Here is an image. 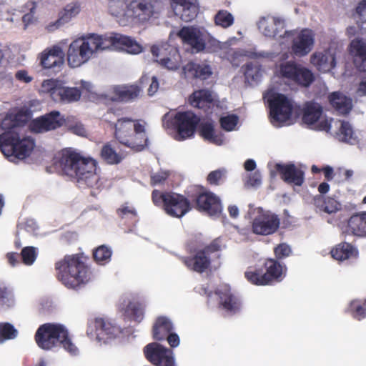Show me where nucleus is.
I'll use <instances>...</instances> for the list:
<instances>
[{"label":"nucleus","instance_id":"nucleus-1","mask_svg":"<svg viewBox=\"0 0 366 366\" xmlns=\"http://www.w3.org/2000/svg\"><path fill=\"white\" fill-rule=\"evenodd\" d=\"M56 164L64 174L75 179L79 187L99 189L102 186L96 172L97 162L92 158L84 157L71 148H66L61 150Z\"/></svg>","mask_w":366,"mask_h":366},{"label":"nucleus","instance_id":"nucleus-2","mask_svg":"<svg viewBox=\"0 0 366 366\" xmlns=\"http://www.w3.org/2000/svg\"><path fill=\"white\" fill-rule=\"evenodd\" d=\"M88 261L83 253L65 255L55 263L57 280L69 289L79 290L91 279Z\"/></svg>","mask_w":366,"mask_h":366},{"label":"nucleus","instance_id":"nucleus-3","mask_svg":"<svg viewBox=\"0 0 366 366\" xmlns=\"http://www.w3.org/2000/svg\"><path fill=\"white\" fill-rule=\"evenodd\" d=\"M102 36L90 34L76 38L71 42L66 52V59L70 67H79L95 57L99 51L109 47Z\"/></svg>","mask_w":366,"mask_h":366},{"label":"nucleus","instance_id":"nucleus-4","mask_svg":"<svg viewBox=\"0 0 366 366\" xmlns=\"http://www.w3.org/2000/svg\"><path fill=\"white\" fill-rule=\"evenodd\" d=\"M34 340L42 350H50L57 346H62L71 354L77 352L76 347L72 343L66 328L61 324L45 323L39 327Z\"/></svg>","mask_w":366,"mask_h":366},{"label":"nucleus","instance_id":"nucleus-5","mask_svg":"<svg viewBox=\"0 0 366 366\" xmlns=\"http://www.w3.org/2000/svg\"><path fill=\"white\" fill-rule=\"evenodd\" d=\"M114 137L118 142L136 152H141L148 145L144 126L132 118L119 119L114 125Z\"/></svg>","mask_w":366,"mask_h":366},{"label":"nucleus","instance_id":"nucleus-6","mask_svg":"<svg viewBox=\"0 0 366 366\" xmlns=\"http://www.w3.org/2000/svg\"><path fill=\"white\" fill-rule=\"evenodd\" d=\"M224 247L222 239L217 237L203 247L194 249L192 255L183 257L181 259L189 270L202 274L210 269L213 261L220 259Z\"/></svg>","mask_w":366,"mask_h":366},{"label":"nucleus","instance_id":"nucleus-7","mask_svg":"<svg viewBox=\"0 0 366 366\" xmlns=\"http://www.w3.org/2000/svg\"><path fill=\"white\" fill-rule=\"evenodd\" d=\"M287 274V267L274 258L265 259L261 267L254 270H247L244 277L254 285H271L281 282Z\"/></svg>","mask_w":366,"mask_h":366},{"label":"nucleus","instance_id":"nucleus-8","mask_svg":"<svg viewBox=\"0 0 366 366\" xmlns=\"http://www.w3.org/2000/svg\"><path fill=\"white\" fill-rule=\"evenodd\" d=\"M154 204L164 209L169 216L181 218L192 208V204L184 195L173 192H162L154 189L152 192Z\"/></svg>","mask_w":366,"mask_h":366},{"label":"nucleus","instance_id":"nucleus-9","mask_svg":"<svg viewBox=\"0 0 366 366\" xmlns=\"http://www.w3.org/2000/svg\"><path fill=\"white\" fill-rule=\"evenodd\" d=\"M34 147V140L29 137L21 139L18 131H4L0 134V149L7 155L24 159L30 155Z\"/></svg>","mask_w":366,"mask_h":366},{"label":"nucleus","instance_id":"nucleus-10","mask_svg":"<svg viewBox=\"0 0 366 366\" xmlns=\"http://www.w3.org/2000/svg\"><path fill=\"white\" fill-rule=\"evenodd\" d=\"M280 74L282 78L305 88L309 87L315 79V74L310 69L295 61L282 64L280 66Z\"/></svg>","mask_w":366,"mask_h":366},{"label":"nucleus","instance_id":"nucleus-11","mask_svg":"<svg viewBox=\"0 0 366 366\" xmlns=\"http://www.w3.org/2000/svg\"><path fill=\"white\" fill-rule=\"evenodd\" d=\"M149 80V76L143 75L139 79L141 86L137 84L113 86L102 97L105 100L110 102H127L132 101L139 96L142 87L144 86V84H147Z\"/></svg>","mask_w":366,"mask_h":366},{"label":"nucleus","instance_id":"nucleus-12","mask_svg":"<svg viewBox=\"0 0 366 366\" xmlns=\"http://www.w3.org/2000/svg\"><path fill=\"white\" fill-rule=\"evenodd\" d=\"M159 0H132L127 5L126 16L129 22L136 21L144 23L148 21L157 12Z\"/></svg>","mask_w":366,"mask_h":366},{"label":"nucleus","instance_id":"nucleus-13","mask_svg":"<svg viewBox=\"0 0 366 366\" xmlns=\"http://www.w3.org/2000/svg\"><path fill=\"white\" fill-rule=\"evenodd\" d=\"M267 102L272 123H283L290 119L293 106L285 95L279 93L273 94Z\"/></svg>","mask_w":366,"mask_h":366},{"label":"nucleus","instance_id":"nucleus-14","mask_svg":"<svg viewBox=\"0 0 366 366\" xmlns=\"http://www.w3.org/2000/svg\"><path fill=\"white\" fill-rule=\"evenodd\" d=\"M199 121L200 119L191 111L177 112L174 119V126L177 132L175 139L182 141L192 137Z\"/></svg>","mask_w":366,"mask_h":366},{"label":"nucleus","instance_id":"nucleus-15","mask_svg":"<svg viewBox=\"0 0 366 366\" xmlns=\"http://www.w3.org/2000/svg\"><path fill=\"white\" fill-rule=\"evenodd\" d=\"M146 359L154 366H176L172 350L157 342H152L144 348Z\"/></svg>","mask_w":366,"mask_h":366},{"label":"nucleus","instance_id":"nucleus-16","mask_svg":"<svg viewBox=\"0 0 366 366\" xmlns=\"http://www.w3.org/2000/svg\"><path fill=\"white\" fill-rule=\"evenodd\" d=\"M66 123L64 116L56 110L51 111L36 119L30 123V129L34 133H44L55 130Z\"/></svg>","mask_w":366,"mask_h":366},{"label":"nucleus","instance_id":"nucleus-17","mask_svg":"<svg viewBox=\"0 0 366 366\" xmlns=\"http://www.w3.org/2000/svg\"><path fill=\"white\" fill-rule=\"evenodd\" d=\"M280 225L279 217L269 211L260 212L253 219L252 230L258 235H270L274 234Z\"/></svg>","mask_w":366,"mask_h":366},{"label":"nucleus","instance_id":"nucleus-18","mask_svg":"<svg viewBox=\"0 0 366 366\" xmlns=\"http://www.w3.org/2000/svg\"><path fill=\"white\" fill-rule=\"evenodd\" d=\"M285 21L279 16L267 15L260 19L258 23L259 29L265 36L281 38L289 36L292 31L285 30Z\"/></svg>","mask_w":366,"mask_h":366},{"label":"nucleus","instance_id":"nucleus-19","mask_svg":"<svg viewBox=\"0 0 366 366\" xmlns=\"http://www.w3.org/2000/svg\"><path fill=\"white\" fill-rule=\"evenodd\" d=\"M195 208L209 216H219L222 212L220 198L211 192H202L194 199Z\"/></svg>","mask_w":366,"mask_h":366},{"label":"nucleus","instance_id":"nucleus-20","mask_svg":"<svg viewBox=\"0 0 366 366\" xmlns=\"http://www.w3.org/2000/svg\"><path fill=\"white\" fill-rule=\"evenodd\" d=\"M218 297V307L224 310L227 315H234L239 313L242 309V301L240 298L234 294L231 289L224 286L214 291Z\"/></svg>","mask_w":366,"mask_h":366},{"label":"nucleus","instance_id":"nucleus-21","mask_svg":"<svg viewBox=\"0 0 366 366\" xmlns=\"http://www.w3.org/2000/svg\"><path fill=\"white\" fill-rule=\"evenodd\" d=\"M177 35L196 52L204 51L206 35L200 29L194 26H184L178 31Z\"/></svg>","mask_w":366,"mask_h":366},{"label":"nucleus","instance_id":"nucleus-22","mask_svg":"<svg viewBox=\"0 0 366 366\" xmlns=\"http://www.w3.org/2000/svg\"><path fill=\"white\" fill-rule=\"evenodd\" d=\"M119 328L109 320L97 317L88 323L86 333L90 336H96L99 340L115 336L119 332Z\"/></svg>","mask_w":366,"mask_h":366},{"label":"nucleus","instance_id":"nucleus-23","mask_svg":"<svg viewBox=\"0 0 366 366\" xmlns=\"http://www.w3.org/2000/svg\"><path fill=\"white\" fill-rule=\"evenodd\" d=\"M314 43L312 31L310 29H302L293 38L291 51L296 56H305L312 51Z\"/></svg>","mask_w":366,"mask_h":366},{"label":"nucleus","instance_id":"nucleus-24","mask_svg":"<svg viewBox=\"0 0 366 366\" xmlns=\"http://www.w3.org/2000/svg\"><path fill=\"white\" fill-rule=\"evenodd\" d=\"M65 54L61 46L54 45L44 50L40 56V64L44 69H59L64 62Z\"/></svg>","mask_w":366,"mask_h":366},{"label":"nucleus","instance_id":"nucleus-25","mask_svg":"<svg viewBox=\"0 0 366 366\" xmlns=\"http://www.w3.org/2000/svg\"><path fill=\"white\" fill-rule=\"evenodd\" d=\"M145 304L139 300L123 299L119 304V310L123 315L137 322H141L144 316Z\"/></svg>","mask_w":366,"mask_h":366},{"label":"nucleus","instance_id":"nucleus-26","mask_svg":"<svg viewBox=\"0 0 366 366\" xmlns=\"http://www.w3.org/2000/svg\"><path fill=\"white\" fill-rule=\"evenodd\" d=\"M172 3L175 14L185 22L192 21L199 13L198 0H172Z\"/></svg>","mask_w":366,"mask_h":366},{"label":"nucleus","instance_id":"nucleus-27","mask_svg":"<svg viewBox=\"0 0 366 366\" xmlns=\"http://www.w3.org/2000/svg\"><path fill=\"white\" fill-rule=\"evenodd\" d=\"M310 62L319 71L328 72L336 66L335 54L330 49L315 51L310 56Z\"/></svg>","mask_w":366,"mask_h":366},{"label":"nucleus","instance_id":"nucleus-28","mask_svg":"<svg viewBox=\"0 0 366 366\" xmlns=\"http://www.w3.org/2000/svg\"><path fill=\"white\" fill-rule=\"evenodd\" d=\"M275 169L284 182L296 186H301L304 183V172L294 164H276Z\"/></svg>","mask_w":366,"mask_h":366},{"label":"nucleus","instance_id":"nucleus-29","mask_svg":"<svg viewBox=\"0 0 366 366\" xmlns=\"http://www.w3.org/2000/svg\"><path fill=\"white\" fill-rule=\"evenodd\" d=\"M50 96L56 102L71 103L80 99L81 92L76 87L56 85L51 88Z\"/></svg>","mask_w":366,"mask_h":366},{"label":"nucleus","instance_id":"nucleus-30","mask_svg":"<svg viewBox=\"0 0 366 366\" xmlns=\"http://www.w3.org/2000/svg\"><path fill=\"white\" fill-rule=\"evenodd\" d=\"M349 52L353 57V63L359 71H366V43L362 39L352 40L349 46Z\"/></svg>","mask_w":366,"mask_h":366},{"label":"nucleus","instance_id":"nucleus-31","mask_svg":"<svg viewBox=\"0 0 366 366\" xmlns=\"http://www.w3.org/2000/svg\"><path fill=\"white\" fill-rule=\"evenodd\" d=\"M80 11V6L78 3H71L67 4L62 11L58 14V19L49 23L46 27V30L52 32L65 24L68 23L73 17L76 16Z\"/></svg>","mask_w":366,"mask_h":366},{"label":"nucleus","instance_id":"nucleus-32","mask_svg":"<svg viewBox=\"0 0 366 366\" xmlns=\"http://www.w3.org/2000/svg\"><path fill=\"white\" fill-rule=\"evenodd\" d=\"M328 101L331 107L341 114H347L352 108V99L340 92L330 94Z\"/></svg>","mask_w":366,"mask_h":366},{"label":"nucleus","instance_id":"nucleus-33","mask_svg":"<svg viewBox=\"0 0 366 366\" xmlns=\"http://www.w3.org/2000/svg\"><path fill=\"white\" fill-rule=\"evenodd\" d=\"M174 329L171 320L166 316L157 317L152 327V337L157 341L165 340L167 335Z\"/></svg>","mask_w":366,"mask_h":366},{"label":"nucleus","instance_id":"nucleus-34","mask_svg":"<svg viewBox=\"0 0 366 366\" xmlns=\"http://www.w3.org/2000/svg\"><path fill=\"white\" fill-rule=\"evenodd\" d=\"M347 233L360 237L366 235V212L352 214L347 220Z\"/></svg>","mask_w":366,"mask_h":366},{"label":"nucleus","instance_id":"nucleus-35","mask_svg":"<svg viewBox=\"0 0 366 366\" xmlns=\"http://www.w3.org/2000/svg\"><path fill=\"white\" fill-rule=\"evenodd\" d=\"M112 45L119 46L130 54H139L142 51V46L134 39L129 36L116 34L110 37Z\"/></svg>","mask_w":366,"mask_h":366},{"label":"nucleus","instance_id":"nucleus-36","mask_svg":"<svg viewBox=\"0 0 366 366\" xmlns=\"http://www.w3.org/2000/svg\"><path fill=\"white\" fill-rule=\"evenodd\" d=\"M192 106L199 108H209L214 102L212 93L209 89H202L194 91L189 98Z\"/></svg>","mask_w":366,"mask_h":366},{"label":"nucleus","instance_id":"nucleus-37","mask_svg":"<svg viewBox=\"0 0 366 366\" xmlns=\"http://www.w3.org/2000/svg\"><path fill=\"white\" fill-rule=\"evenodd\" d=\"M322 112V107L320 104L307 102L303 108L302 120L307 125H313L320 119Z\"/></svg>","mask_w":366,"mask_h":366},{"label":"nucleus","instance_id":"nucleus-38","mask_svg":"<svg viewBox=\"0 0 366 366\" xmlns=\"http://www.w3.org/2000/svg\"><path fill=\"white\" fill-rule=\"evenodd\" d=\"M330 254L335 259L342 262L357 257V250L351 244L343 242L333 247Z\"/></svg>","mask_w":366,"mask_h":366},{"label":"nucleus","instance_id":"nucleus-39","mask_svg":"<svg viewBox=\"0 0 366 366\" xmlns=\"http://www.w3.org/2000/svg\"><path fill=\"white\" fill-rule=\"evenodd\" d=\"M184 71L189 76L202 80L208 79L212 74L209 65L200 64L193 61L187 63L184 66Z\"/></svg>","mask_w":366,"mask_h":366},{"label":"nucleus","instance_id":"nucleus-40","mask_svg":"<svg viewBox=\"0 0 366 366\" xmlns=\"http://www.w3.org/2000/svg\"><path fill=\"white\" fill-rule=\"evenodd\" d=\"M127 5L125 0H109L108 2L109 13L117 18L122 24H127L129 22L126 14L127 13Z\"/></svg>","mask_w":366,"mask_h":366},{"label":"nucleus","instance_id":"nucleus-41","mask_svg":"<svg viewBox=\"0 0 366 366\" xmlns=\"http://www.w3.org/2000/svg\"><path fill=\"white\" fill-rule=\"evenodd\" d=\"M313 202L315 206L320 211L328 214L335 213L340 209V204L335 199L326 197L322 194L315 196Z\"/></svg>","mask_w":366,"mask_h":366},{"label":"nucleus","instance_id":"nucleus-42","mask_svg":"<svg viewBox=\"0 0 366 366\" xmlns=\"http://www.w3.org/2000/svg\"><path fill=\"white\" fill-rule=\"evenodd\" d=\"M27 122L26 114L19 111L14 115L6 116L1 123V127L4 131H17L19 126Z\"/></svg>","mask_w":366,"mask_h":366},{"label":"nucleus","instance_id":"nucleus-43","mask_svg":"<svg viewBox=\"0 0 366 366\" xmlns=\"http://www.w3.org/2000/svg\"><path fill=\"white\" fill-rule=\"evenodd\" d=\"M199 135L205 140L211 143L221 145L223 144V136L220 134H216L214 125L211 122L201 124L199 129Z\"/></svg>","mask_w":366,"mask_h":366},{"label":"nucleus","instance_id":"nucleus-44","mask_svg":"<svg viewBox=\"0 0 366 366\" xmlns=\"http://www.w3.org/2000/svg\"><path fill=\"white\" fill-rule=\"evenodd\" d=\"M100 157L108 164H118L124 159V156L117 153L109 143L102 147Z\"/></svg>","mask_w":366,"mask_h":366},{"label":"nucleus","instance_id":"nucleus-45","mask_svg":"<svg viewBox=\"0 0 366 366\" xmlns=\"http://www.w3.org/2000/svg\"><path fill=\"white\" fill-rule=\"evenodd\" d=\"M112 248L102 244L93 249L92 256L94 262L99 265H105L111 261Z\"/></svg>","mask_w":366,"mask_h":366},{"label":"nucleus","instance_id":"nucleus-46","mask_svg":"<svg viewBox=\"0 0 366 366\" xmlns=\"http://www.w3.org/2000/svg\"><path fill=\"white\" fill-rule=\"evenodd\" d=\"M244 75L246 81L249 84L257 83L262 77L261 65L252 62L247 63L244 66Z\"/></svg>","mask_w":366,"mask_h":366},{"label":"nucleus","instance_id":"nucleus-47","mask_svg":"<svg viewBox=\"0 0 366 366\" xmlns=\"http://www.w3.org/2000/svg\"><path fill=\"white\" fill-rule=\"evenodd\" d=\"M151 51L154 57L156 58V61L169 70H177L179 68V64L176 61H174L169 57H160V54L162 53V49L158 46H152Z\"/></svg>","mask_w":366,"mask_h":366},{"label":"nucleus","instance_id":"nucleus-48","mask_svg":"<svg viewBox=\"0 0 366 366\" xmlns=\"http://www.w3.org/2000/svg\"><path fill=\"white\" fill-rule=\"evenodd\" d=\"M14 305L12 291L4 284H0V307L8 309Z\"/></svg>","mask_w":366,"mask_h":366},{"label":"nucleus","instance_id":"nucleus-49","mask_svg":"<svg viewBox=\"0 0 366 366\" xmlns=\"http://www.w3.org/2000/svg\"><path fill=\"white\" fill-rule=\"evenodd\" d=\"M365 304L366 300L362 301L359 300H352L349 305L348 312L357 320L364 319L365 317V309L364 307Z\"/></svg>","mask_w":366,"mask_h":366},{"label":"nucleus","instance_id":"nucleus-50","mask_svg":"<svg viewBox=\"0 0 366 366\" xmlns=\"http://www.w3.org/2000/svg\"><path fill=\"white\" fill-rule=\"evenodd\" d=\"M214 23L222 28H228L234 23V17L227 10H219L214 16Z\"/></svg>","mask_w":366,"mask_h":366},{"label":"nucleus","instance_id":"nucleus-51","mask_svg":"<svg viewBox=\"0 0 366 366\" xmlns=\"http://www.w3.org/2000/svg\"><path fill=\"white\" fill-rule=\"evenodd\" d=\"M37 255L36 248L32 246L24 247L20 253L21 262L26 266L32 265L36 261Z\"/></svg>","mask_w":366,"mask_h":366},{"label":"nucleus","instance_id":"nucleus-52","mask_svg":"<svg viewBox=\"0 0 366 366\" xmlns=\"http://www.w3.org/2000/svg\"><path fill=\"white\" fill-rule=\"evenodd\" d=\"M18 331L9 322L0 323V343L16 337Z\"/></svg>","mask_w":366,"mask_h":366},{"label":"nucleus","instance_id":"nucleus-53","mask_svg":"<svg viewBox=\"0 0 366 366\" xmlns=\"http://www.w3.org/2000/svg\"><path fill=\"white\" fill-rule=\"evenodd\" d=\"M227 178V170L224 168H220L209 173L207 177V181L210 185H219L222 184Z\"/></svg>","mask_w":366,"mask_h":366},{"label":"nucleus","instance_id":"nucleus-54","mask_svg":"<svg viewBox=\"0 0 366 366\" xmlns=\"http://www.w3.org/2000/svg\"><path fill=\"white\" fill-rule=\"evenodd\" d=\"M117 214L121 219L129 218L136 220L137 217V212L134 207L129 206L128 203H125L117 209Z\"/></svg>","mask_w":366,"mask_h":366},{"label":"nucleus","instance_id":"nucleus-55","mask_svg":"<svg viewBox=\"0 0 366 366\" xmlns=\"http://www.w3.org/2000/svg\"><path fill=\"white\" fill-rule=\"evenodd\" d=\"M204 45L205 49L204 51L209 54L217 53L220 50H222L224 46L223 43L210 36L208 38H206Z\"/></svg>","mask_w":366,"mask_h":366},{"label":"nucleus","instance_id":"nucleus-56","mask_svg":"<svg viewBox=\"0 0 366 366\" xmlns=\"http://www.w3.org/2000/svg\"><path fill=\"white\" fill-rule=\"evenodd\" d=\"M221 127L226 131H232L238 123V117L234 114L222 117L219 120Z\"/></svg>","mask_w":366,"mask_h":366},{"label":"nucleus","instance_id":"nucleus-57","mask_svg":"<svg viewBox=\"0 0 366 366\" xmlns=\"http://www.w3.org/2000/svg\"><path fill=\"white\" fill-rule=\"evenodd\" d=\"M292 253L290 247L286 243L279 244L274 248V254L278 261L289 257Z\"/></svg>","mask_w":366,"mask_h":366},{"label":"nucleus","instance_id":"nucleus-58","mask_svg":"<svg viewBox=\"0 0 366 366\" xmlns=\"http://www.w3.org/2000/svg\"><path fill=\"white\" fill-rule=\"evenodd\" d=\"M244 56L246 54L242 50H233L231 49L227 52V59L235 67H238L240 65Z\"/></svg>","mask_w":366,"mask_h":366},{"label":"nucleus","instance_id":"nucleus-59","mask_svg":"<svg viewBox=\"0 0 366 366\" xmlns=\"http://www.w3.org/2000/svg\"><path fill=\"white\" fill-rule=\"evenodd\" d=\"M66 123L64 126L67 127L68 130L69 132H71V133H73L74 134L81 136V137H84L86 135V130L81 123L76 122L74 124H71L69 123V118H66Z\"/></svg>","mask_w":366,"mask_h":366},{"label":"nucleus","instance_id":"nucleus-60","mask_svg":"<svg viewBox=\"0 0 366 366\" xmlns=\"http://www.w3.org/2000/svg\"><path fill=\"white\" fill-rule=\"evenodd\" d=\"M169 176V174L168 172L162 171L155 174H152L150 176V184L152 186L164 184Z\"/></svg>","mask_w":366,"mask_h":366},{"label":"nucleus","instance_id":"nucleus-61","mask_svg":"<svg viewBox=\"0 0 366 366\" xmlns=\"http://www.w3.org/2000/svg\"><path fill=\"white\" fill-rule=\"evenodd\" d=\"M366 10V0H361L359 3L358 6L356 7L355 13L354 14V16L357 19V24L358 25V29L360 30L362 29V24L364 21L362 19L363 16V13Z\"/></svg>","mask_w":366,"mask_h":366},{"label":"nucleus","instance_id":"nucleus-62","mask_svg":"<svg viewBox=\"0 0 366 366\" xmlns=\"http://www.w3.org/2000/svg\"><path fill=\"white\" fill-rule=\"evenodd\" d=\"M340 134L342 137V140L349 142L352 137L353 131L351 125L347 122H342L340 128Z\"/></svg>","mask_w":366,"mask_h":366},{"label":"nucleus","instance_id":"nucleus-63","mask_svg":"<svg viewBox=\"0 0 366 366\" xmlns=\"http://www.w3.org/2000/svg\"><path fill=\"white\" fill-rule=\"evenodd\" d=\"M247 184L252 187H257L261 184V175L259 172H255L248 177Z\"/></svg>","mask_w":366,"mask_h":366},{"label":"nucleus","instance_id":"nucleus-64","mask_svg":"<svg viewBox=\"0 0 366 366\" xmlns=\"http://www.w3.org/2000/svg\"><path fill=\"white\" fill-rule=\"evenodd\" d=\"M15 78L21 82L29 83L32 81L33 78L29 76L27 71L24 69L19 70L15 74Z\"/></svg>","mask_w":366,"mask_h":366}]
</instances>
